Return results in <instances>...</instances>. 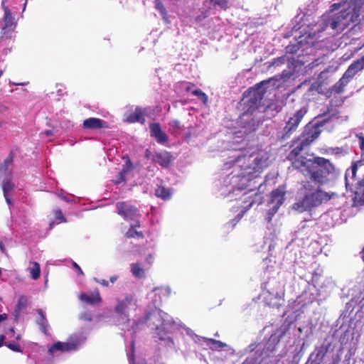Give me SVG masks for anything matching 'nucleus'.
Masks as SVG:
<instances>
[{
	"label": "nucleus",
	"instance_id": "obj_1",
	"mask_svg": "<svg viewBox=\"0 0 364 364\" xmlns=\"http://www.w3.org/2000/svg\"><path fill=\"white\" fill-rule=\"evenodd\" d=\"M338 169L336 166L329 159L321 156H314L306 161L304 169L300 172L309 176L310 181L304 182L303 187L305 190L313 191L315 187L311 184L317 186L318 188L327 183L331 177L338 173Z\"/></svg>",
	"mask_w": 364,
	"mask_h": 364
},
{
	"label": "nucleus",
	"instance_id": "obj_2",
	"mask_svg": "<svg viewBox=\"0 0 364 364\" xmlns=\"http://www.w3.org/2000/svg\"><path fill=\"white\" fill-rule=\"evenodd\" d=\"M360 22V14L352 8L343 9L338 13L325 14L318 22L319 31L331 28L336 33H341L348 28H353Z\"/></svg>",
	"mask_w": 364,
	"mask_h": 364
},
{
	"label": "nucleus",
	"instance_id": "obj_3",
	"mask_svg": "<svg viewBox=\"0 0 364 364\" xmlns=\"http://www.w3.org/2000/svg\"><path fill=\"white\" fill-rule=\"evenodd\" d=\"M268 156L266 154H256L249 156H239L235 163L242 170L240 173L243 178L249 177V179L257 178L267 167Z\"/></svg>",
	"mask_w": 364,
	"mask_h": 364
},
{
	"label": "nucleus",
	"instance_id": "obj_4",
	"mask_svg": "<svg viewBox=\"0 0 364 364\" xmlns=\"http://www.w3.org/2000/svg\"><path fill=\"white\" fill-rule=\"evenodd\" d=\"M329 109L322 114L318 115L317 122L314 124H307L301 134L299 141L306 148L315 141L321 133V127L328 122L333 115H328Z\"/></svg>",
	"mask_w": 364,
	"mask_h": 364
},
{
	"label": "nucleus",
	"instance_id": "obj_5",
	"mask_svg": "<svg viewBox=\"0 0 364 364\" xmlns=\"http://www.w3.org/2000/svg\"><path fill=\"white\" fill-rule=\"evenodd\" d=\"M331 198L329 193L322 191L320 188L309 194H306L304 197L294 203L293 208L300 213L311 210L312 208L320 205L323 200H328Z\"/></svg>",
	"mask_w": 364,
	"mask_h": 364
},
{
	"label": "nucleus",
	"instance_id": "obj_6",
	"mask_svg": "<svg viewBox=\"0 0 364 364\" xmlns=\"http://www.w3.org/2000/svg\"><path fill=\"white\" fill-rule=\"evenodd\" d=\"M269 81L263 80L255 85V87L249 88L244 94L247 100L245 102V109L249 112H253L261 105L264 97L265 90L262 85L267 84Z\"/></svg>",
	"mask_w": 364,
	"mask_h": 364
},
{
	"label": "nucleus",
	"instance_id": "obj_7",
	"mask_svg": "<svg viewBox=\"0 0 364 364\" xmlns=\"http://www.w3.org/2000/svg\"><path fill=\"white\" fill-rule=\"evenodd\" d=\"M363 70H364V66L361 58L354 60L348 66L340 80L332 87L331 92L336 94L342 93L345 87Z\"/></svg>",
	"mask_w": 364,
	"mask_h": 364
},
{
	"label": "nucleus",
	"instance_id": "obj_8",
	"mask_svg": "<svg viewBox=\"0 0 364 364\" xmlns=\"http://www.w3.org/2000/svg\"><path fill=\"white\" fill-rule=\"evenodd\" d=\"M86 338L82 334H75L70 337L67 342H57L49 348L50 354L56 351L71 352L78 349L79 346L85 341Z\"/></svg>",
	"mask_w": 364,
	"mask_h": 364
},
{
	"label": "nucleus",
	"instance_id": "obj_9",
	"mask_svg": "<svg viewBox=\"0 0 364 364\" xmlns=\"http://www.w3.org/2000/svg\"><path fill=\"white\" fill-rule=\"evenodd\" d=\"M294 148L289 153L287 159L291 161V166L296 170L299 171L304 169V166L306 164V161H309L306 156L301 155V151L306 149L303 144L299 141H294Z\"/></svg>",
	"mask_w": 364,
	"mask_h": 364
},
{
	"label": "nucleus",
	"instance_id": "obj_10",
	"mask_svg": "<svg viewBox=\"0 0 364 364\" xmlns=\"http://www.w3.org/2000/svg\"><path fill=\"white\" fill-rule=\"evenodd\" d=\"M259 121L255 118L252 112L245 111L238 119L237 124L245 134L255 132L259 126Z\"/></svg>",
	"mask_w": 364,
	"mask_h": 364
},
{
	"label": "nucleus",
	"instance_id": "obj_11",
	"mask_svg": "<svg viewBox=\"0 0 364 364\" xmlns=\"http://www.w3.org/2000/svg\"><path fill=\"white\" fill-rule=\"evenodd\" d=\"M136 306V301L132 296H127L124 299L118 300L114 307V312L123 320H127L129 311Z\"/></svg>",
	"mask_w": 364,
	"mask_h": 364
},
{
	"label": "nucleus",
	"instance_id": "obj_12",
	"mask_svg": "<svg viewBox=\"0 0 364 364\" xmlns=\"http://www.w3.org/2000/svg\"><path fill=\"white\" fill-rule=\"evenodd\" d=\"M307 108L301 107L297 110L292 117H291L284 127V132L285 136H289L298 127L301 119L304 115L307 113Z\"/></svg>",
	"mask_w": 364,
	"mask_h": 364
},
{
	"label": "nucleus",
	"instance_id": "obj_13",
	"mask_svg": "<svg viewBox=\"0 0 364 364\" xmlns=\"http://www.w3.org/2000/svg\"><path fill=\"white\" fill-rule=\"evenodd\" d=\"M285 194L286 190L284 186H279L277 189L272 191L270 202L272 203H274L270 210V214L272 215L275 214L278 211L279 207L283 204Z\"/></svg>",
	"mask_w": 364,
	"mask_h": 364
},
{
	"label": "nucleus",
	"instance_id": "obj_14",
	"mask_svg": "<svg viewBox=\"0 0 364 364\" xmlns=\"http://www.w3.org/2000/svg\"><path fill=\"white\" fill-rule=\"evenodd\" d=\"M117 208L118 213L127 220H134L139 215L137 209L125 202L118 203Z\"/></svg>",
	"mask_w": 364,
	"mask_h": 364
},
{
	"label": "nucleus",
	"instance_id": "obj_15",
	"mask_svg": "<svg viewBox=\"0 0 364 364\" xmlns=\"http://www.w3.org/2000/svg\"><path fill=\"white\" fill-rule=\"evenodd\" d=\"M146 114V109L137 107L134 112H126L124 113V121L129 123L141 122L144 124L145 121L144 116Z\"/></svg>",
	"mask_w": 364,
	"mask_h": 364
},
{
	"label": "nucleus",
	"instance_id": "obj_16",
	"mask_svg": "<svg viewBox=\"0 0 364 364\" xmlns=\"http://www.w3.org/2000/svg\"><path fill=\"white\" fill-rule=\"evenodd\" d=\"M353 201L358 205L364 204V179L357 181L355 184Z\"/></svg>",
	"mask_w": 364,
	"mask_h": 364
},
{
	"label": "nucleus",
	"instance_id": "obj_17",
	"mask_svg": "<svg viewBox=\"0 0 364 364\" xmlns=\"http://www.w3.org/2000/svg\"><path fill=\"white\" fill-rule=\"evenodd\" d=\"M2 9L4 11V25L2 27V32L5 33L6 29L11 30L14 26V18L10 12L8 7L5 6V1H3L1 3Z\"/></svg>",
	"mask_w": 364,
	"mask_h": 364
},
{
	"label": "nucleus",
	"instance_id": "obj_18",
	"mask_svg": "<svg viewBox=\"0 0 364 364\" xmlns=\"http://www.w3.org/2000/svg\"><path fill=\"white\" fill-rule=\"evenodd\" d=\"M161 326L166 333H170L176 327V323L173 319L166 313L161 314Z\"/></svg>",
	"mask_w": 364,
	"mask_h": 364
},
{
	"label": "nucleus",
	"instance_id": "obj_19",
	"mask_svg": "<svg viewBox=\"0 0 364 364\" xmlns=\"http://www.w3.org/2000/svg\"><path fill=\"white\" fill-rule=\"evenodd\" d=\"M79 299L82 301L90 304L99 303L101 301V297L98 291L93 292L90 295L81 293L79 296Z\"/></svg>",
	"mask_w": 364,
	"mask_h": 364
},
{
	"label": "nucleus",
	"instance_id": "obj_20",
	"mask_svg": "<svg viewBox=\"0 0 364 364\" xmlns=\"http://www.w3.org/2000/svg\"><path fill=\"white\" fill-rule=\"evenodd\" d=\"M28 304V298L25 296H21L18 301L16 308L14 311V316L15 320H18L21 313L26 309Z\"/></svg>",
	"mask_w": 364,
	"mask_h": 364
},
{
	"label": "nucleus",
	"instance_id": "obj_21",
	"mask_svg": "<svg viewBox=\"0 0 364 364\" xmlns=\"http://www.w3.org/2000/svg\"><path fill=\"white\" fill-rule=\"evenodd\" d=\"M106 122L98 118H89L83 122V127L85 129H97L104 127Z\"/></svg>",
	"mask_w": 364,
	"mask_h": 364
},
{
	"label": "nucleus",
	"instance_id": "obj_22",
	"mask_svg": "<svg viewBox=\"0 0 364 364\" xmlns=\"http://www.w3.org/2000/svg\"><path fill=\"white\" fill-rule=\"evenodd\" d=\"M28 271L29 272L33 279L36 280L39 278L41 274V268L38 262H30Z\"/></svg>",
	"mask_w": 364,
	"mask_h": 364
},
{
	"label": "nucleus",
	"instance_id": "obj_23",
	"mask_svg": "<svg viewBox=\"0 0 364 364\" xmlns=\"http://www.w3.org/2000/svg\"><path fill=\"white\" fill-rule=\"evenodd\" d=\"M139 227V223L135 221L131 224L129 230L126 232L127 237H142L143 234L141 231H138L136 228Z\"/></svg>",
	"mask_w": 364,
	"mask_h": 364
},
{
	"label": "nucleus",
	"instance_id": "obj_24",
	"mask_svg": "<svg viewBox=\"0 0 364 364\" xmlns=\"http://www.w3.org/2000/svg\"><path fill=\"white\" fill-rule=\"evenodd\" d=\"M357 171H358V166L356 164L352 165L350 167V169H348L346 171V174H345V180H346V186L347 188L350 185H353V182L350 183V180L348 178L350 175H351V179L353 181H355V177Z\"/></svg>",
	"mask_w": 364,
	"mask_h": 364
},
{
	"label": "nucleus",
	"instance_id": "obj_25",
	"mask_svg": "<svg viewBox=\"0 0 364 364\" xmlns=\"http://www.w3.org/2000/svg\"><path fill=\"white\" fill-rule=\"evenodd\" d=\"M5 178H4L2 181V189L4 196H6L9 194L11 191H12L14 188V183L11 181L10 175L5 176Z\"/></svg>",
	"mask_w": 364,
	"mask_h": 364
},
{
	"label": "nucleus",
	"instance_id": "obj_26",
	"mask_svg": "<svg viewBox=\"0 0 364 364\" xmlns=\"http://www.w3.org/2000/svg\"><path fill=\"white\" fill-rule=\"evenodd\" d=\"M174 157L168 151L161 152V166L168 167L172 163Z\"/></svg>",
	"mask_w": 364,
	"mask_h": 364
},
{
	"label": "nucleus",
	"instance_id": "obj_27",
	"mask_svg": "<svg viewBox=\"0 0 364 364\" xmlns=\"http://www.w3.org/2000/svg\"><path fill=\"white\" fill-rule=\"evenodd\" d=\"M206 344L209 346V347L212 350H220L226 346V344L223 343L220 341L215 340L213 338H205Z\"/></svg>",
	"mask_w": 364,
	"mask_h": 364
},
{
	"label": "nucleus",
	"instance_id": "obj_28",
	"mask_svg": "<svg viewBox=\"0 0 364 364\" xmlns=\"http://www.w3.org/2000/svg\"><path fill=\"white\" fill-rule=\"evenodd\" d=\"M13 161V159L11 156L7 157L4 163L0 165V176L2 175H10V173L9 172V168L11 165Z\"/></svg>",
	"mask_w": 364,
	"mask_h": 364
},
{
	"label": "nucleus",
	"instance_id": "obj_29",
	"mask_svg": "<svg viewBox=\"0 0 364 364\" xmlns=\"http://www.w3.org/2000/svg\"><path fill=\"white\" fill-rule=\"evenodd\" d=\"M38 314L39 316L36 319L37 323L40 326L41 329L46 333V327L48 326L47 320L43 315V311L41 309L38 310Z\"/></svg>",
	"mask_w": 364,
	"mask_h": 364
},
{
	"label": "nucleus",
	"instance_id": "obj_30",
	"mask_svg": "<svg viewBox=\"0 0 364 364\" xmlns=\"http://www.w3.org/2000/svg\"><path fill=\"white\" fill-rule=\"evenodd\" d=\"M350 4L348 8H352L360 14V9L364 6V0H350Z\"/></svg>",
	"mask_w": 364,
	"mask_h": 364
},
{
	"label": "nucleus",
	"instance_id": "obj_31",
	"mask_svg": "<svg viewBox=\"0 0 364 364\" xmlns=\"http://www.w3.org/2000/svg\"><path fill=\"white\" fill-rule=\"evenodd\" d=\"M151 135L155 137L156 141L159 142V124L152 123L150 124Z\"/></svg>",
	"mask_w": 364,
	"mask_h": 364
},
{
	"label": "nucleus",
	"instance_id": "obj_32",
	"mask_svg": "<svg viewBox=\"0 0 364 364\" xmlns=\"http://www.w3.org/2000/svg\"><path fill=\"white\" fill-rule=\"evenodd\" d=\"M191 93L192 95L197 96L203 102L204 105H207L208 101V96L201 90L196 89L193 91H192Z\"/></svg>",
	"mask_w": 364,
	"mask_h": 364
},
{
	"label": "nucleus",
	"instance_id": "obj_33",
	"mask_svg": "<svg viewBox=\"0 0 364 364\" xmlns=\"http://www.w3.org/2000/svg\"><path fill=\"white\" fill-rule=\"evenodd\" d=\"M131 269L132 274L136 277H142L144 274V270L138 264H132Z\"/></svg>",
	"mask_w": 364,
	"mask_h": 364
},
{
	"label": "nucleus",
	"instance_id": "obj_34",
	"mask_svg": "<svg viewBox=\"0 0 364 364\" xmlns=\"http://www.w3.org/2000/svg\"><path fill=\"white\" fill-rule=\"evenodd\" d=\"M172 196L171 188H165L161 186V199L164 200H168L171 199Z\"/></svg>",
	"mask_w": 364,
	"mask_h": 364
},
{
	"label": "nucleus",
	"instance_id": "obj_35",
	"mask_svg": "<svg viewBox=\"0 0 364 364\" xmlns=\"http://www.w3.org/2000/svg\"><path fill=\"white\" fill-rule=\"evenodd\" d=\"M214 6H218L223 10L228 8V0H210Z\"/></svg>",
	"mask_w": 364,
	"mask_h": 364
},
{
	"label": "nucleus",
	"instance_id": "obj_36",
	"mask_svg": "<svg viewBox=\"0 0 364 364\" xmlns=\"http://www.w3.org/2000/svg\"><path fill=\"white\" fill-rule=\"evenodd\" d=\"M329 345L323 346L322 345L317 350L316 358H319L320 359H323L324 356L328 351Z\"/></svg>",
	"mask_w": 364,
	"mask_h": 364
},
{
	"label": "nucleus",
	"instance_id": "obj_37",
	"mask_svg": "<svg viewBox=\"0 0 364 364\" xmlns=\"http://www.w3.org/2000/svg\"><path fill=\"white\" fill-rule=\"evenodd\" d=\"M54 215L57 220H60V222H65V218L63 215L61 211L60 210H54Z\"/></svg>",
	"mask_w": 364,
	"mask_h": 364
},
{
	"label": "nucleus",
	"instance_id": "obj_38",
	"mask_svg": "<svg viewBox=\"0 0 364 364\" xmlns=\"http://www.w3.org/2000/svg\"><path fill=\"white\" fill-rule=\"evenodd\" d=\"M132 168V164L129 161H127L125 164V165L123 167L122 171L120 173H122V174H124L125 173L129 172Z\"/></svg>",
	"mask_w": 364,
	"mask_h": 364
},
{
	"label": "nucleus",
	"instance_id": "obj_39",
	"mask_svg": "<svg viewBox=\"0 0 364 364\" xmlns=\"http://www.w3.org/2000/svg\"><path fill=\"white\" fill-rule=\"evenodd\" d=\"M161 292L164 296H169L171 294V289L168 286L161 287Z\"/></svg>",
	"mask_w": 364,
	"mask_h": 364
},
{
	"label": "nucleus",
	"instance_id": "obj_40",
	"mask_svg": "<svg viewBox=\"0 0 364 364\" xmlns=\"http://www.w3.org/2000/svg\"><path fill=\"white\" fill-rule=\"evenodd\" d=\"M360 148L361 150V155L364 156V136H360Z\"/></svg>",
	"mask_w": 364,
	"mask_h": 364
},
{
	"label": "nucleus",
	"instance_id": "obj_41",
	"mask_svg": "<svg viewBox=\"0 0 364 364\" xmlns=\"http://www.w3.org/2000/svg\"><path fill=\"white\" fill-rule=\"evenodd\" d=\"M7 346H8L10 349H11V350H14V351H19V347H18V346L17 344H16V343H9V344L7 345Z\"/></svg>",
	"mask_w": 364,
	"mask_h": 364
},
{
	"label": "nucleus",
	"instance_id": "obj_42",
	"mask_svg": "<svg viewBox=\"0 0 364 364\" xmlns=\"http://www.w3.org/2000/svg\"><path fill=\"white\" fill-rule=\"evenodd\" d=\"M167 140H168L167 135L166 134L165 132H164L161 130V143H165L167 141Z\"/></svg>",
	"mask_w": 364,
	"mask_h": 364
},
{
	"label": "nucleus",
	"instance_id": "obj_43",
	"mask_svg": "<svg viewBox=\"0 0 364 364\" xmlns=\"http://www.w3.org/2000/svg\"><path fill=\"white\" fill-rule=\"evenodd\" d=\"M73 267L78 272L79 274H83V272L82 271L80 266L75 262H73Z\"/></svg>",
	"mask_w": 364,
	"mask_h": 364
},
{
	"label": "nucleus",
	"instance_id": "obj_44",
	"mask_svg": "<svg viewBox=\"0 0 364 364\" xmlns=\"http://www.w3.org/2000/svg\"><path fill=\"white\" fill-rule=\"evenodd\" d=\"M124 181V174L122 173H119L117 179L114 181L115 183L118 184Z\"/></svg>",
	"mask_w": 364,
	"mask_h": 364
},
{
	"label": "nucleus",
	"instance_id": "obj_45",
	"mask_svg": "<svg viewBox=\"0 0 364 364\" xmlns=\"http://www.w3.org/2000/svg\"><path fill=\"white\" fill-rule=\"evenodd\" d=\"M96 281L99 283H100L102 285L105 286V287H107L109 285V282L105 279H102V280H97Z\"/></svg>",
	"mask_w": 364,
	"mask_h": 364
},
{
	"label": "nucleus",
	"instance_id": "obj_46",
	"mask_svg": "<svg viewBox=\"0 0 364 364\" xmlns=\"http://www.w3.org/2000/svg\"><path fill=\"white\" fill-rule=\"evenodd\" d=\"M4 196L5 198V200L6 201L7 204L11 205V198H9V195L6 194V196Z\"/></svg>",
	"mask_w": 364,
	"mask_h": 364
},
{
	"label": "nucleus",
	"instance_id": "obj_47",
	"mask_svg": "<svg viewBox=\"0 0 364 364\" xmlns=\"http://www.w3.org/2000/svg\"><path fill=\"white\" fill-rule=\"evenodd\" d=\"M43 134L46 135V136H49L53 135V133L52 130H47V131L44 132Z\"/></svg>",
	"mask_w": 364,
	"mask_h": 364
},
{
	"label": "nucleus",
	"instance_id": "obj_48",
	"mask_svg": "<svg viewBox=\"0 0 364 364\" xmlns=\"http://www.w3.org/2000/svg\"><path fill=\"white\" fill-rule=\"evenodd\" d=\"M0 250L3 253L6 252V248L1 242H0Z\"/></svg>",
	"mask_w": 364,
	"mask_h": 364
},
{
	"label": "nucleus",
	"instance_id": "obj_49",
	"mask_svg": "<svg viewBox=\"0 0 364 364\" xmlns=\"http://www.w3.org/2000/svg\"><path fill=\"white\" fill-rule=\"evenodd\" d=\"M4 340H5V336H0V347L4 345Z\"/></svg>",
	"mask_w": 364,
	"mask_h": 364
},
{
	"label": "nucleus",
	"instance_id": "obj_50",
	"mask_svg": "<svg viewBox=\"0 0 364 364\" xmlns=\"http://www.w3.org/2000/svg\"><path fill=\"white\" fill-rule=\"evenodd\" d=\"M7 318L6 314H0V323L4 320H6Z\"/></svg>",
	"mask_w": 364,
	"mask_h": 364
},
{
	"label": "nucleus",
	"instance_id": "obj_51",
	"mask_svg": "<svg viewBox=\"0 0 364 364\" xmlns=\"http://www.w3.org/2000/svg\"><path fill=\"white\" fill-rule=\"evenodd\" d=\"M117 277L116 276L111 277L109 280L112 283H114L117 280Z\"/></svg>",
	"mask_w": 364,
	"mask_h": 364
},
{
	"label": "nucleus",
	"instance_id": "obj_52",
	"mask_svg": "<svg viewBox=\"0 0 364 364\" xmlns=\"http://www.w3.org/2000/svg\"><path fill=\"white\" fill-rule=\"evenodd\" d=\"M248 202H249L250 203H249V205H247V209H249L250 208H251V207H252V204L254 203V200H251V201H250V200H249Z\"/></svg>",
	"mask_w": 364,
	"mask_h": 364
},
{
	"label": "nucleus",
	"instance_id": "obj_53",
	"mask_svg": "<svg viewBox=\"0 0 364 364\" xmlns=\"http://www.w3.org/2000/svg\"><path fill=\"white\" fill-rule=\"evenodd\" d=\"M146 260L147 261V262H149V264L151 263V260H152V258H151V256H149V257H147L146 259Z\"/></svg>",
	"mask_w": 364,
	"mask_h": 364
},
{
	"label": "nucleus",
	"instance_id": "obj_54",
	"mask_svg": "<svg viewBox=\"0 0 364 364\" xmlns=\"http://www.w3.org/2000/svg\"><path fill=\"white\" fill-rule=\"evenodd\" d=\"M160 12H161V14H164L165 12V9L164 8H162V6H161V10H160Z\"/></svg>",
	"mask_w": 364,
	"mask_h": 364
},
{
	"label": "nucleus",
	"instance_id": "obj_55",
	"mask_svg": "<svg viewBox=\"0 0 364 364\" xmlns=\"http://www.w3.org/2000/svg\"><path fill=\"white\" fill-rule=\"evenodd\" d=\"M85 319H86L87 321H91V317L90 316H85Z\"/></svg>",
	"mask_w": 364,
	"mask_h": 364
},
{
	"label": "nucleus",
	"instance_id": "obj_56",
	"mask_svg": "<svg viewBox=\"0 0 364 364\" xmlns=\"http://www.w3.org/2000/svg\"><path fill=\"white\" fill-rule=\"evenodd\" d=\"M186 90L187 92H189V91L191 90V86H190V85H189V86H188V87L186 88Z\"/></svg>",
	"mask_w": 364,
	"mask_h": 364
},
{
	"label": "nucleus",
	"instance_id": "obj_57",
	"mask_svg": "<svg viewBox=\"0 0 364 364\" xmlns=\"http://www.w3.org/2000/svg\"><path fill=\"white\" fill-rule=\"evenodd\" d=\"M284 335V333H283L282 334H281V336H279V338H282ZM279 339H280V338H279V339L277 340V343L279 341Z\"/></svg>",
	"mask_w": 364,
	"mask_h": 364
},
{
	"label": "nucleus",
	"instance_id": "obj_58",
	"mask_svg": "<svg viewBox=\"0 0 364 364\" xmlns=\"http://www.w3.org/2000/svg\"><path fill=\"white\" fill-rule=\"evenodd\" d=\"M59 197H60V198H61L62 199H63V200H66V198H65V197H64V196H59Z\"/></svg>",
	"mask_w": 364,
	"mask_h": 364
},
{
	"label": "nucleus",
	"instance_id": "obj_59",
	"mask_svg": "<svg viewBox=\"0 0 364 364\" xmlns=\"http://www.w3.org/2000/svg\"><path fill=\"white\" fill-rule=\"evenodd\" d=\"M156 196L157 197H159V194L158 193V191H156Z\"/></svg>",
	"mask_w": 364,
	"mask_h": 364
},
{
	"label": "nucleus",
	"instance_id": "obj_60",
	"mask_svg": "<svg viewBox=\"0 0 364 364\" xmlns=\"http://www.w3.org/2000/svg\"><path fill=\"white\" fill-rule=\"evenodd\" d=\"M331 6H332V7H337V4H333Z\"/></svg>",
	"mask_w": 364,
	"mask_h": 364
},
{
	"label": "nucleus",
	"instance_id": "obj_61",
	"mask_svg": "<svg viewBox=\"0 0 364 364\" xmlns=\"http://www.w3.org/2000/svg\"><path fill=\"white\" fill-rule=\"evenodd\" d=\"M2 74H3V71L0 70V77H1Z\"/></svg>",
	"mask_w": 364,
	"mask_h": 364
},
{
	"label": "nucleus",
	"instance_id": "obj_62",
	"mask_svg": "<svg viewBox=\"0 0 364 364\" xmlns=\"http://www.w3.org/2000/svg\"><path fill=\"white\" fill-rule=\"evenodd\" d=\"M158 6H159V4L156 2V9L158 8Z\"/></svg>",
	"mask_w": 364,
	"mask_h": 364
},
{
	"label": "nucleus",
	"instance_id": "obj_63",
	"mask_svg": "<svg viewBox=\"0 0 364 364\" xmlns=\"http://www.w3.org/2000/svg\"><path fill=\"white\" fill-rule=\"evenodd\" d=\"M10 331L13 333V332H14V329H13V328H11V329H10Z\"/></svg>",
	"mask_w": 364,
	"mask_h": 364
}]
</instances>
